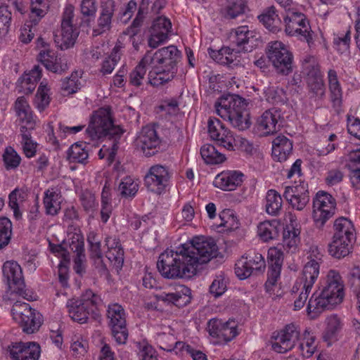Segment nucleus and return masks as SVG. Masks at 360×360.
Listing matches in <instances>:
<instances>
[{
	"label": "nucleus",
	"instance_id": "nucleus-23",
	"mask_svg": "<svg viewBox=\"0 0 360 360\" xmlns=\"http://www.w3.org/2000/svg\"><path fill=\"white\" fill-rule=\"evenodd\" d=\"M268 259L269 269L265 286L269 290L276 283L280 278L283 261V253L276 248H270L268 251Z\"/></svg>",
	"mask_w": 360,
	"mask_h": 360
},
{
	"label": "nucleus",
	"instance_id": "nucleus-12",
	"mask_svg": "<svg viewBox=\"0 0 360 360\" xmlns=\"http://www.w3.org/2000/svg\"><path fill=\"white\" fill-rule=\"evenodd\" d=\"M37 46L39 49H43L40 51L38 58L48 70L61 74L68 68L66 61L61 58H58L55 52L49 49V44L43 38L37 39Z\"/></svg>",
	"mask_w": 360,
	"mask_h": 360
},
{
	"label": "nucleus",
	"instance_id": "nucleus-37",
	"mask_svg": "<svg viewBox=\"0 0 360 360\" xmlns=\"http://www.w3.org/2000/svg\"><path fill=\"white\" fill-rule=\"evenodd\" d=\"M110 326L111 327L112 335L116 342L120 345L125 344L129 333L126 327L124 316H111Z\"/></svg>",
	"mask_w": 360,
	"mask_h": 360
},
{
	"label": "nucleus",
	"instance_id": "nucleus-56",
	"mask_svg": "<svg viewBox=\"0 0 360 360\" xmlns=\"http://www.w3.org/2000/svg\"><path fill=\"white\" fill-rule=\"evenodd\" d=\"M89 349V343L82 338H75L72 340L70 351L75 358H82L85 356Z\"/></svg>",
	"mask_w": 360,
	"mask_h": 360
},
{
	"label": "nucleus",
	"instance_id": "nucleus-6",
	"mask_svg": "<svg viewBox=\"0 0 360 360\" xmlns=\"http://www.w3.org/2000/svg\"><path fill=\"white\" fill-rule=\"evenodd\" d=\"M266 53L277 73L288 75L292 72L293 56L283 43L278 41L269 42Z\"/></svg>",
	"mask_w": 360,
	"mask_h": 360
},
{
	"label": "nucleus",
	"instance_id": "nucleus-60",
	"mask_svg": "<svg viewBox=\"0 0 360 360\" xmlns=\"http://www.w3.org/2000/svg\"><path fill=\"white\" fill-rule=\"evenodd\" d=\"M257 233L264 241L273 239L276 233V227L269 221L261 222L257 226Z\"/></svg>",
	"mask_w": 360,
	"mask_h": 360
},
{
	"label": "nucleus",
	"instance_id": "nucleus-35",
	"mask_svg": "<svg viewBox=\"0 0 360 360\" xmlns=\"http://www.w3.org/2000/svg\"><path fill=\"white\" fill-rule=\"evenodd\" d=\"M258 18L269 31L276 33L281 30L282 22L274 6L266 8Z\"/></svg>",
	"mask_w": 360,
	"mask_h": 360
},
{
	"label": "nucleus",
	"instance_id": "nucleus-53",
	"mask_svg": "<svg viewBox=\"0 0 360 360\" xmlns=\"http://www.w3.org/2000/svg\"><path fill=\"white\" fill-rule=\"evenodd\" d=\"M120 47L118 46H115L113 48L110 56L103 60L101 68V72L103 75L112 73L115 65L120 59Z\"/></svg>",
	"mask_w": 360,
	"mask_h": 360
},
{
	"label": "nucleus",
	"instance_id": "nucleus-14",
	"mask_svg": "<svg viewBox=\"0 0 360 360\" xmlns=\"http://www.w3.org/2000/svg\"><path fill=\"white\" fill-rule=\"evenodd\" d=\"M100 297L91 290H87L82 300L72 299L68 300L67 307L68 312L80 315H96V309Z\"/></svg>",
	"mask_w": 360,
	"mask_h": 360
},
{
	"label": "nucleus",
	"instance_id": "nucleus-64",
	"mask_svg": "<svg viewBox=\"0 0 360 360\" xmlns=\"http://www.w3.org/2000/svg\"><path fill=\"white\" fill-rule=\"evenodd\" d=\"M236 327L237 324L231 319L224 321L220 338H223L226 342L231 341L238 334Z\"/></svg>",
	"mask_w": 360,
	"mask_h": 360
},
{
	"label": "nucleus",
	"instance_id": "nucleus-46",
	"mask_svg": "<svg viewBox=\"0 0 360 360\" xmlns=\"http://www.w3.org/2000/svg\"><path fill=\"white\" fill-rule=\"evenodd\" d=\"M14 319L20 321L23 332L27 334L37 331L43 323L41 316H18L14 317Z\"/></svg>",
	"mask_w": 360,
	"mask_h": 360
},
{
	"label": "nucleus",
	"instance_id": "nucleus-4",
	"mask_svg": "<svg viewBox=\"0 0 360 360\" xmlns=\"http://www.w3.org/2000/svg\"><path fill=\"white\" fill-rule=\"evenodd\" d=\"M217 114L228 120L235 128L245 130L250 127L249 114L246 110V101L237 94L221 96L215 103Z\"/></svg>",
	"mask_w": 360,
	"mask_h": 360
},
{
	"label": "nucleus",
	"instance_id": "nucleus-29",
	"mask_svg": "<svg viewBox=\"0 0 360 360\" xmlns=\"http://www.w3.org/2000/svg\"><path fill=\"white\" fill-rule=\"evenodd\" d=\"M41 77V71L38 65H34V68L27 73H25L18 80V87L19 91L29 94H31L35 89L37 82Z\"/></svg>",
	"mask_w": 360,
	"mask_h": 360
},
{
	"label": "nucleus",
	"instance_id": "nucleus-3",
	"mask_svg": "<svg viewBox=\"0 0 360 360\" xmlns=\"http://www.w3.org/2000/svg\"><path fill=\"white\" fill-rule=\"evenodd\" d=\"M344 288L340 273L333 269L328 271L319 281V295L315 297L313 295L309 301V313L320 314L342 303L345 297Z\"/></svg>",
	"mask_w": 360,
	"mask_h": 360
},
{
	"label": "nucleus",
	"instance_id": "nucleus-49",
	"mask_svg": "<svg viewBox=\"0 0 360 360\" xmlns=\"http://www.w3.org/2000/svg\"><path fill=\"white\" fill-rule=\"evenodd\" d=\"M245 259L247 260L249 266L255 274L262 273L264 271L266 263L264 257L262 254L255 252H249L243 255Z\"/></svg>",
	"mask_w": 360,
	"mask_h": 360
},
{
	"label": "nucleus",
	"instance_id": "nucleus-25",
	"mask_svg": "<svg viewBox=\"0 0 360 360\" xmlns=\"http://www.w3.org/2000/svg\"><path fill=\"white\" fill-rule=\"evenodd\" d=\"M68 243L70 250L76 254L74 269L76 273L82 274L84 271V263L86 261L84 238L81 233H74L68 239Z\"/></svg>",
	"mask_w": 360,
	"mask_h": 360
},
{
	"label": "nucleus",
	"instance_id": "nucleus-13",
	"mask_svg": "<svg viewBox=\"0 0 360 360\" xmlns=\"http://www.w3.org/2000/svg\"><path fill=\"white\" fill-rule=\"evenodd\" d=\"M208 134L217 143L228 150H234L235 139L232 132L217 118L210 117L207 122Z\"/></svg>",
	"mask_w": 360,
	"mask_h": 360
},
{
	"label": "nucleus",
	"instance_id": "nucleus-42",
	"mask_svg": "<svg viewBox=\"0 0 360 360\" xmlns=\"http://www.w3.org/2000/svg\"><path fill=\"white\" fill-rule=\"evenodd\" d=\"M202 158L207 164L217 165L225 160V156L219 152L214 146L205 144L200 148Z\"/></svg>",
	"mask_w": 360,
	"mask_h": 360
},
{
	"label": "nucleus",
	"instance_id": "nucleus-22",
	"mask_svg": "<svg viewBox=\"0 0 360 360\" xmlns=\"http://www.w3.org/2000/svg\"><path fill=\"white\" fill-rule=\"evenodd\" d=\"M281 117V110L276 108L266 110L257 120L258 129L264 136L277 132L280 128L278 122Z\"/></svg>",
	"mask_w": 360,
	"mask_h": 360
},
{
	"label": "nucleus",
	"instance_id": "nucleus-41",
	"mask_svg": "<svg viewBox=\"0 0 360 360\" xmlns=\"http://www.w3.org/2000/svg\"><path fill=\"white\" fill-rule=\"evenodd\" d=\"M245 7L243 0H227L221 13L226 19H234L245 13Z\"/></svg>",
	"mask_w": 360,
	"mask_h": 360
},
{
	"label": "nucleus",
	"instance_id": "nucleus-31",
	"mask_svg": "<svg viewBox=\"0 0 360 360\" xmlns=\"http://www.w3.org/2000/svg\"><path fill=\"white\" fill-rule=\"evenodd\" d=\"M320 273V266L315 263H305L302 276L300 278V286L303 290L311 292Z\"/></svg>",
	"mask_w": 360,
	"mask_h": 360
},
{
	"label": "nucleus",
	"instance_id": "nucleus-43",
	"mask_svg": "<svg viewBox=\"0 0 360 360\" xmlns=\"http://www.w3.org/2000/svg\"><path fill=\"white\" fill-rule=\"evenodd\" d=\"M147 67H150V65H149V63L144 61L143 57L129 74V82L131 85L139 87L141 86L145 81H146L145 76L147 71Z\"/></svg>",
	"mask_w": 360,
	"mask_h": 360
},
{
	"label": "nucleus",
	"instance_id": "nucleus-18",
	"mask_svg": "<svg viewBox=\"0 0 360 360\" xmlns=\"http://www.w3.org/2000/svg\"><path fill=\"white\" fill-rule=\"evenodd\" d=\"M7 351L13 360H37L40 355V346L33 342H15L9 345Z\"/></svg>",
	"mask_w": 360,
	"mask_h": 360
},
{
	"label": "nucleus",
	"instance_id": "nucleus-58",
	"mask_svg": "<svg viewBox=\"0 0 360 360\" xmlns=\"http://www.w3.org/2000/svg\"><path fill=\"white\" fill-rule=\"evenodd\" d=\"M235 273L236 276L240 280L245 279L252 274H255L251 266H249L247 260L245 259L243 256L236 262L235 264Z\"/></svg>",
	"mask_w": 360,
	"mask_h": 360
},
{
	"label": "nucleus",
	"instance_id": "nucleus-26",
	"mask_svg": "<svg viewBox=\"0 0 360 360\" xmlns=\"http://www.w3.org/2000/svg\"><path fill=\"white\" fill-rule=\"evenodd\" d=\"M330 101L333 109L338 113L342 111L343 91L338 77L337 72L333 69L328 71L327 75Z\"/></svg>",
	"mask_w": 360,
	"mask_h": 360
},
{
	"label": "nucleus",
	"instance_id": "nucleus-36",
	"mask_svg": "<svg viewBox=\"0 0 360 360\" xmlns=\"http://www.w3.org/2000/svg\"><path fill=\"white\" fill-rule=\"evenodd\" d=\"M348 161L351 182L355 188L360 189V148L349 153Z\"/></svg>",
	"mask_w": 360,
	"mask_h": 360
},
{
	"label": "nucleus",
	"instance_id": "nucleus-15",
	"mask_svg": "<svg viewBox=\"0 0 360 360\" xmlns=\"http://www.w3.org/2000/svg\"><path fill=\"white\" fill-rule=\"evenodd\" d=\"M136 143L146 157H150L158 152L160 139L153 127L146 126L142 128L138 135Z\"/></svg>",
	"mask_w": 360,
	"mask_h": 360
},
{
	"label": "nucleus",
	"instance_id": "nucleus-52",
	"mask_svg": "<svg viewBox=\"0 0 360 360\" xmlns=\"http://www.w3.org/2000/svg\"><path fill=\"white\" fill-rule=\"evenodd\" d=\"M79 200L84 210L90 214H93L97 210L98 202L96 197L91 191L88 190L84 191L79 197Z\"/></svg>",
	"mask_w": 360,
	"mask_h": 360
},
{
	"label": "nucleus",
	"instance_id": "nucleus-30",
	"mask_svg": "<svg viewBox=\"0 0 360 360\" xmlns=\"http://www.w3.org/2000/svg\"><path fill=\"white\" fill-rule=\"evenodd\" d=\"M43 202L46 214L56 215L61 209L60 191L55 187L49 188L44 192Z\"/></svg>",
	"mask_w": 360,
	"mask_h": 360
},
{
	"label": "nucleus",
	"instance_id": "nucleus-9",
	"mask_svg": "<svg viewBox=\"0 0 360 360\" xmlns=\"http://www.w3.org/2000/svg\"><path fill=\"white\" fill-rule=\"evenodd\" d=\"M335 200L326 192L319 191L313 200V219L316 226L321 227L335 213Z\"/></svg>",
	"mask_w": 360,
	"mask_h": 360
},
{
	"label": "nucleus",
	"instance_id": "nucleus-57",
	"mask_svg": "<svg viewBox=\"0 0 360 360\" xmlns=\"http://www.w3.org/2000/svg\"><path fill=\"white\" fill-rule=\"evenodd\" d=\"M12 14L6 6H0V34H6L11 25Z\"/></svg>",
	"mask_w": 360,
	"mask_h": 360
},
{
	"label": "nucleus",
	"instance_id": "nucleus-16",
	"mask_svg": "<svg viewBox=\"0 0 360 360\" xmlns=\"http://www.w3.org/2000/svg\"><path fill=\"white\" fill-rule=\"evenodd\" d=\"M300 331L293 323L287 325L275 337L276 342L272 343V349L278 353H285L292 349L299 340Z\"/></svg>",
	"mask_w": 360,
	"mask_h": 360
},
{
	"label": "nucleus",
	"instance_id": "nucleus-55",
	"mask_svg": "<svg viewBox=\"0 0 360 360\" xmlns=\"http://www.w3.org/2000/svg\"><path fill=\"white\" fill-rule=\"evenodd\" d=\"M12 224L7 217L0 218V249L7 245L10 241Z\"/></svg>",
	"mask_w": 360,
	"mask_h": 360
},
{
	"label": "nucleus",
	"instance_id": "nucleus-40",
	"mask_svg": "<svg viewBox=\"0 0 360 360\" xmlns=\"http://www.w3.org/2000/svg\"><path fill=\"white\" fill-rule=\"evenodd\" d=\"M89 145L86 143H76L68 149V159L71 162L86 164L89 158Z\"/></svg>",
	"mask_w": 360,
	"mask_h": 360
},
{
	"label": "nucleus",
	"instance_id": "nucleus-51",
	"mask_svg": "<svg viewBox=\"0 0 360 360\" xmlns=\"http://www.w3.org/2000/svg\"><path fill=\"white\" fill-rule=\"evenodd\" d=\"M139 189V184L130 176L124 177L120 183L118 191L123 197H134Z\"/></svg>",
	"mask_w": 360,
	"mask_h": 360
},
{
	"label": "nucleus",
	"instance_id": "nucleus-59",
	"mask_svg": "<svg viewBox=\"0 0 360 360\" xmlns=\"http://www.w3.org/2000/svg\"><path fill=\"white\" fill-rule=\"evenodd\" d=\"M3 160L7 169H15L20 163V157L11 148H7L3 155Z\"/></svg>",
	"mask_w": 360,
	"mask_h": 360
},
{
	"label": "nucleus",
	"instance_id": "nucleus-61",
	"mask_svg": "<svg viewBox=\"0 0 360 360\" xmlns=\"http://www.w3.org/2000/svg\"><path fill=\"white\" fill-rule=\"evenodd\" d=\"M227 289V280L223 275L217 276L210 286V292L214 297L222 295Z\"/></svg>",
	"mask_w": 360,
	"mask_h": 360
},
{
	"label": "nucleus",
	"instance_id": "nucleus-24",
	"mask_svg": "<svg viewBox=\"0 0 360 360\" xmlns=\"http://www.w3.org/2000/svg\"><path fill=\"white\" fill-rule=\"evenodd\" d=\"M243 176V174L239 171H223L215 176L213 184L223 191H234L242 184Z\"/></svg>",
	"mask_w": 360,
	"mask_h": 360
},
{
	"label": "nucleus",
	"instance_id": "nucleus-17",
	"mask_svg": "<svg viewBox=\"0 0 360 360\" xmlns=\"http://www.w3.org/2000/svg\"><path fill=\"white\" fill-rule=\"evenodd\" d=\"M172 31V22L165 16H159L154 19L150 27V36L148 39V46L155 49L169 38Z\"/></svg>",
	"mask_w": 360,
	"mask_h": 360
},
{
	"label": "nucleus",
	"instance_id": "nucleus-21",
	"mask_svg": "<svg viewBox=\"0 0 360 360\" xmlns=\"http://www.w3.org/2000/svg\"><path fill=\"white\" fill-rule=\"evenodd\" d=\"M115 8V3L113 0H105L101 1V11L97 19V24L93 29L94 36L101 35L110 30Z\"/></svg>",
	"mask_w": 360,
	"mask_h": 360
},
{
	"label": "nucleus",
	"instance_id": "nucleus-2",
	"mask_svg": "<svg viewBox=\"0 0 360 360\" xmlns=\"http://www.w3.org/2000/svg\"><path fill=\"white\" fill-rule=\"evenodd\" d=\"M181 58V51L173 45L155 52L148 51L144 56V61L149 63L152 68L148 73V82L158 86L172 80L177 72L176 65Z\"/></svg>",
	"mask_w": 360,
	"mask_h": 360
},
{
	"label": "nucleus",
	"instance_id": "nucleus-54",
	"mask_svg": "<svg viewBox=\"0 0 360 360\" xmlns=\"http://www.w3.org/2000/svg\"><path fill=\"white\" fill-rule=\"evenodd\" d=\"M81 83L79 79L77 72H72L70 77L63 80L61 89L64 95H69L77 91L80 88Z\"/></svg>",
	"mask_w": 360,
	"mask_h": 360
},
{
	"label": "nucleus",
	"instance_id": "nucleus-63",
	"mask_svg": "<svg viewBox=\"0 0 360 360\" xmlns=\"http://www.w3.org/2000/svg\"><path fill=\"white\" fill-rule=\"evenodd\" d=\"M219 218L221 219L219 226H223L229 230L236 229L238 227V222L230 210L222 211L219 214Z\"/></svg>",
	"mask_w": 360,
	"mask_h": 360
},
{
	"label": "nucleus",
	"instance_id": "nucleus-19",
	"mask_svg": "<svg viewBox=\"0 0 360 360\" xmlns=\"http://www.w3.org/2000/svg\"><path fill=\"white\" fill-rule=\"evenodd\" d=\"M283 196L294 209L302 210L309 201L308 186L301 182L299 185L286 186Z\"/></svg>",
	"mask_w": 360,
	"mask_h": 360
},
{
	"label": "nucleus",
	"instance_id": "nucleus-1",
	"mask_svg": "<svg viewBox=\"0 0 360 360\" xmlns=\"http://www.w3.org/2000/svg\"><path fill=\"white\" fill-rule=\"evenodd\" d=\"M217 252L218 247L212 238L196 236L190 244H184L175 250L167 249L159 256L157 267L167 278H190L199 264L207 263Z\"/></svg>",
	"mask_w": 360,
	"mask_h": 360
},
{
	"label": "nucleus",
	"instance_id": "nucleus-28",
	"mask_svg": "<svg viewBox=\"0 0 360 360\" xmlns=\"http://www.w3.org/2000/svg\"><path fill=\"white\" fill-rule=\"evenodd\" d=\"M292 142L285 136L279 135L272 141V157L278 162L285 161L292 153Z\"/></svg>",
	"mask_w": 360,
	"mask_h": 360
},
{
	"label": "nucleus",
	"instance_id": "nucleus-38",
	"mask_svg": "<svg viewBox=\"0 0 360 360\" xmlns=\"http://www.w3.org/2000/svg\"><path fill=\"white\" fill-rule=\"evenodd\" d=\"M354 241L347 239V238H343V240L333 238V241L328 247V252L335 258L345 257L350 252Z\"/></svg>",
	"mask_w": 360,
	"mask_h": 360
},
{
	"label": "nucleus",
	"instance_id": "nucleus-45",
	"mask_svg": "<svg viewBox=\"0 0 360 360\" xmlns=\"http://www.w3.org/2000/svg\"><path fill=\"white\" fill-rule=\"evenodd\" d=\"M266 211L271 215H277L282 207V198L275 190H269L266 196Z\"/></svg>",
	"mask_w": 360,
	"mask_h": 360
},
{
	"label": "nucleus",
	"instance_id": "nucleus-34",
	"mask_svg": "<svg viewBox=\"0 0 360 360\" xmlns=\"http://www.w3.org/2000/svg\"><path fill=\"white\" fill-rule=\"evenodd\" d=\"M254 37V32L249 30L248 26H240L232 30L229 35L230 41L241 50L248 51L245 46L250 39Z\"/></svg>",
	"mask_w": 360,
	"mask_h": 360
},
{
	"label": "nucleus",
	"instance_id": "nucleus-50",
	"mask_svg": "<svg viewBox=\"0 0 360 360\" xmlns=\"http://www.w3.org/2000/svg\"><path fill=\"white\" fill-rule=\"evenodd\" d=\"M49 89L46 84L41 82L34 100V106L40 111H43L49 104Z\"/></svg>",
	"mask_w": 360,
	"mask_h": 360
},
{
	"label": "nucleus",
	"instance_id": "nucleus-27",
	"mask_svg": "<svg viewBox=\"0 0 360 360\" xmlns=\"http://www.w3.org/2000/svg\"><path fill=\"white\" fill-rule=\"evenodd\" d=\"M240 49H231L228 46L222 47L218 51L209 50L210 57L219 64L233 67L238 65L240 62Z\"/></svg>",
	"mask_w": 360,
	"mask_h": 360
},
{
	"label": "nucleus",
	"instance_id": "nucleus-5",
	"mask_svg": "<svg viewBox=\"0 0 360 360\" xmlns=\"http://www.w3.org/2000/svg\"><path fill=\"white\" fill-rule=\"evenodd\" d=\"M86 132L91 140H97L105 136L120 137L123 131L120 126L114 124L110 109L105 107L94 112Z\"/></svg>",
	"mask_w": 360,
	"mask_h": 360
},
{
	"label": "nucleus",
	"instance_id": "nucleus-47",
	"mask_svg": "<svg viewBox=\"0 0 360 360\" xmlns=\"http://www.w3.org/2000/svg\"><path fill=\"white\" fill-rule=\"evenodd\" d=\"M48 3L46 0H32L30 4V19L34 25L43 18L48 11Z\"/></svg>",
	"mask_w": 360,
	"mask_h": 360
},
{
	"label": "nucleus",
	"instance_id": "nucleus-10",
	"mask_svg": "<svg viewBox=\"0 0 360 360\" xmlns=\"http://www.w3.org/2000/svg\"><path fill=\"white\" fill-rule=\"evenodd\" d=\"M3 275L7 281L9 290L24 298L27 294L25 289V284L21 266L15 261H7L3 265Z\"/></svg>",
	"mask_w": 360,
	"mask_h": 360
},
{
	"label": "nucleus",
	"instance_id": "nucleus-20",
	"mask_svg": "<svg viewBox=\"0 0 360 360\" xmlns=\"http://www.w3.org/2000/svg\"><path fill=\"white\" fill-rule=\"evenodd\" d=\"M156 298L158 301L180 308L191 302V290L184 285H179L174 292H162L156 295Z\"/></svg>",
	"mask_w": 360,
	"mask_h": 360
},
{
	"label": "nucleus",
	"instance_id": "nucleus-62",
	"mask_svg": "<svg viewBox=\"0 0 360 360\" xmlns=\"http://www.w3.org/2000/svg\"><path fill=\"white\" fill-rule=\"evenodd\" d=\"M105 256L117 271L122 269L124 264V250L122 248L107 250Z\"/></svg>",
	"mask_w": 360,
	"mask_h": 360
},
{
	"label": "nucleus",
	"instance_id": "nucleus-33",
	"mask_svg": "<svg viewBox=\"0 0 360 360\" xmlns=\"http://www.w3.org/2000/svg\"><path fill=\"white\" fill-rule=\"evenodd\" d=\"M347 238L350 240H355L354 228L352 222L345 217L337 219L334 222V234L333 238L343 240Z\"/></svg>",
	"mask_w": 360,
	"mask_h": 360
},
{
	"label": "nucleus",
	"instance_id": "nucleus-39",
	"mask_svg": "<svg viewBox=\"0 0 360 360\" xmlns=\"http://www.w3.org/2000/svg\"><path fill=\"white\" fill-rule=\"evenodd\" d=\"M15 110L20 122H27L30 127L33 125L34 120L32 112L27 101L25 97L20 96L15 103Z\"/></svg>",
	"mask_w": 360,
	"mask_h": 360
},
{
	"label": "nucleus",
	"instance_id": "nucleus-32",
	"mask_svg": "<svg viewBox=\"0 0 360 360\" xmlns=\"http://www.w3.org/2000/svg\"><path fill=\"white\" fill-rule=\"evenodd\" d=\"M341 320L338 316H328L326 319V328L323 333V340L327 346H331L338 340V334L342 329Z\"/></svg>",
	"mask_w": 360,
	"mask_h": 360
},
{
	"label": "nucleus",
	"instance_id": "nucleus-8",
	"mask_svg": "<svg viewBox=\"0 0 360 360\" xmlns=\"http://www.w3.org/2000/svg\"><path fill=\"white\" fill-rule=\"evenodd\" d=\"M172 172L165 165L151 166L144 178V185L148 190L156 194H161L168 186Z\"/></svg>",
	"mask_w": 360,
	"mask_h": 360
},
{
	"label": "nucleus",
	"instance_id": "nucleus-7",
	"mask_svg": "<svg viewBox=\"0 0 360 360\" xmlns=\"http://www.w3.org/2000/svg\"><path fill=\"white\" fill-rule=\"evenodd\" d=\"M285 32L290 36H300L310 44L313 42L312 31L305 15L292 8L284 17Z\"/></svg>",
	"mask_w": 360,
	"mask_h": 360
},
{
	"label": "nucleus",
	"instance_id": "nucleus-11",
	"mask_svg": "<svg viewBox=\"0 0 360 360\" xmlns=\"http://www.w3.org/2000/svg\"><path fill=\"white\" fill-rule=\"evenodd\" d=\"M73 18L74 7L72 5H68L63 13L60 34L59 36L55 34V41L58 44L60 43L61 49H68L72 46L78 36V32L72 24Z\"/></svg>",
	"mask_w": 360,
	"mask_h": 360
},
{
	"label": "nucleus",
	"instance_id": "nucleus-48",
	"mask_svg": "<svg viewBox=\"0 0 360 360\" xmlns=\"http://www.w3.org/2000/svg\"><path fill=\"white\" fill-rule=\"evenodd\" d=\"M300 230L295 228L284 232L283 245L285 250L292 253L297 250L300 243Z\"/></svg>",
	"mask_w": 360,
	"mask_h": 360
},
{
	"label": "nucleus",
	"instance_id": "nucleus-44",
	"mask_svg": "<svg viewBox=\"0 0 360 360\" xmlns=\"http://www.w3.org/2000/svg\"><path fill=\"white\" fill-rule=\"evenodd\" d=\"M302 69L303 73L307 77V81L323 78L319 65L312 56H307L304 59Z\"/></svg>",
	"mask_w": 360,
	"mask_h": 360
}]
</instances>
